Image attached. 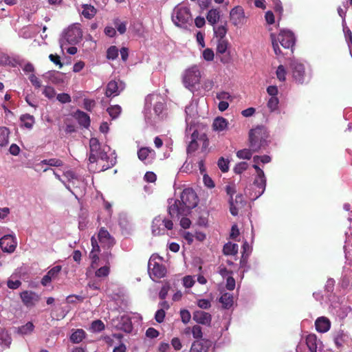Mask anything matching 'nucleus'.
<instances>
[{
	"label": "nucleus",
	"instance_id": "12",
	"mask_svg": "<svg viewBox=\"0 0 352 352\" xmlns=\"http://www.w3.org/2000/svg\"><path fill=\"white\" fill-rule=\"evenodd\" d=\"M229 18L232 25L238 28L243 26L247 21L244 9L240 6H235L230 11Z\"/></svg>",
	"mask_w": 352,
	"mask_h": 352
},
{
	"label": "nucleus",
	"instance_id": "24",
	"mask_svg": "<svg viewBox=\"0 0 352 352\" xmlns=\"http://www.w3.org/2000/svg\"><path fill=\"white\" fill-rule=\"evenodd\" d=\"M315 326L317 331L326 333L330 329L331 322L327 318L321 316L316 319Z\"/></svg>",
	"mask_w": 352,
	"mask_h": 352
},
{
	"label": "nucleus",
	"instance_id": "40",
	"mask_svg": "<svg viewBox=\"0 0 352 352\" xmlns=\"http://www.w3.org/2000/svg\"><path fill=\"white\" fill-rule=\"evenodd\" d=\"M40 164L58 167V166H63V162L59 159L51 158V159H48V160H42Z\"/></svg>",
	"mask_w": 352,
	"mask_h": 352
},
{
	"label": "nucleus",
	"instance_id": "37",
	"mask_svg": "<svg viewBox=\"0 0 352 352\" xmlns=\"http://www.w3.org/2000/svg\"><path fill=\"white\" fill-rule=\"evenodd\" d=\"M229 43L227 39L217 40V53L219 54H224L227 52Z\"/></svg>",
	"mask_w": 352,
	"mask_h": 352
},
{
	"label": "nucleus",
	"instance_id": "56",
	"mask_svg": "<svg viewBox=\"0 0 352 352\" xmlns=\"http://www.w3.org/2000/svg\"><path fill=\"white\" fill-rule=\"evenodd\" d=\"M197 306L203 309H208L211 307V302L208 299H199L197 301Z\"/></svg>",
	"mask_w": 352,
	"mask_h": 352
},
{
	"label": "nucleus",
	"instance_id": "22",
	"mask_svg": "<svg viewBox=\"0 0 352 352\" xmlns=\"http://www.w3.org/2000/svg\"><path fill=\"white\" fill-rule=\"evenodd\" d=\"M306 343L311 352H319L323 347L322 342L314 334H309L307 336Z\"/></svg>",
	"mask_w": 352,
	"mask_h": 352
},
{
	"label": "nucleus",
	"instance_id": "61",
	"mask_svg": "<svg viewBox=\"0 0 352 352\" xmlns=\"http://www.w3.org/2000/svg\"><path fill=\"white\" fill-rule=\"evenodd\" d=\"M203 57L207 61L212 60L214 58V52L212 50L207 48L203 52Z\"/></svg>",
	"mask_w": 352,
	"mask_h": 352
},
{
	"label": "nucleus",
	"instance_id": "2",
	"mask_svg": "<svg viewBox=\"0 0 352 352\" xmlns=\"http://www.w3.org/2000/svg\"><path fill=\"white\" fill-rule=\"evenodd\" d=\"M90 155L89 161L90 164L96 163L100 170H105L116 163V159L109 157L107 153L110 151V147L107 145L101 146L98 139L92 138L89 141Z\"/></svg>",
	"mask_w": 352,
	"mask_h": 352
},
{
	"label": "nucleus",
	"instance_id": "45",
	"mask_svg": "<svg viewBox=\"0 0 352 352\" xmlns=\"http://www.w3.org/2000/svg\"><path fill=\"white\" fill-rule=\"evenodd\" d=\"M43 94L50 100L54 98L56 96L55 89L51 86H45L43 90Z\"/></svg>",
	"mask_w": 352,
	"mask_h": 352
},
{
	"label": "nucleus",
	"instance_id": "1",
	"mask_svg": "<svg viewBox=\"0 0 352 352\" xmlns=\"http://www.w3.org/2000/svg\"><path fill=\"white\" fill-rule=\"evenodd\" d=\"M180 199L181 200H175L172 204L170 203L168 213L172 218L187 216L198 204L197 196L191 188L184 189L181 194Z\"/></svg>",
	"mask_w": 352,
	"mask_h": 352
},
{
	"label": "nucleus",
	"instance_id": "34",
	"mask_svg": "<svg viewBox=\"0 0 352 352\" xmlns=\"http://www.w3.org/2000/svg\"><path fill=\"white\" fill-rule=\"evenodd\" d=\"M219 302L225 309H230L234 303V298L232 294L229 293L223 294L219 298Z\"/></svg>",
	"mask_w": 352,
	"mask_h": 352
},
{
	"label": "nucleus",
	"instance_id": "53",
	"mask_svg": "<svg viewBox=\"0 0 352 352\" xmlns=\"http://www.w3.org/2000/svg\"><path fill=\"white\" fill-rule=\"evenodd\" d=\"M192 334L194 338L201 339L203 337L201 327L197 324L194 325L192 327Z\"/></svg>",
	"mask_w": 352,
	"mask_h": 352
},
{
	"label": "nucleus",
	"instance_id": "44",
	"mask_svg": "<svg viewBox=\"0 0 352 352\" xmlns=\"http://www.w3.org/2000/svg\"><path fill=\"white\" fill-rule=\"evenodd\" d=\"M109 266L104 265L98 269L95 272V275L98 278H104L107 277L109 274Z\"/></svg>",
	"mask_w": 352,
	"mask_h": 352
},
{
	"label": "nucleus",
	"instance_id": "3",
	"mask_svg": "<svg viewBox=\"0 0 352 352\" xmlns=\"http://www.w3.org/2000/svg\"><path fill=\"white\" fill-rule=\"evenodd\" d=\"M272 158L267 155H254L253 157L252 167L256 171V176L254 179L253 185L256 189L250 192V197L254 200L261 197L265 190L266 187V177L262 168L260 167L261 164H268L271 162Z\"/></svg>",
	"mask_w": 352,
	"mask_h": 352
},
{
	"label": "nucleus",
	"instance_id": "26",
	"mask_svg": "<svg viewBox=\"0 0 352 352\" xmlns=\"http://www.w3.org/2000/svg\"><path fill=\"white\" fill-rule=\"evenodd\" d=\"M91 245H92V250L91 251L89 254V257L91 259V267L92 268H96L98 267L97 261L98 260V252L100 251V248L98 244L97 240L95 239L94 236L91 238Z\"/></svg>",
	"mask_w": 352,
	"mask_h": 352
},
{
	"label": "nucleus",
	"instance_id": "42",
	"mask_svg": "<svg viewBox=\"0 0 352 352\" xmlns=\"http://www.w3.org/2000/svg\"><path fill=\"white\" fill-rule=\"evenodd\" d=\"M253 153L254 152L252 151L251 148L250 149L244 148L237 151L236 156L239 159L250 160L251 159Z\"/></svg>",
	"mask_w": 352,
	"mask_h": 352
},
{
	"label": "nucleus",
	"instance_id": "30",
	"mask_svg": "<svg viewBox=\"0 0 352 352\" xmlns=\"http://www.w3.org/2000/svg\"><path fill=\"white\" fill-rule=\"evenodd\" d=\"M213 32L217 40L226 39L225 37L228 32L227 23L225 22L224 24L219 25H214Z\"/></svg>",
	"mask_w": 352,
	"mask_h": 352
},
{
	"label": "nucleus",
	"instance_id": "63",
	"mask_svg": "<svg viewBox=\"0 0 352 352\" xmlns=\"http://www.w3.org/2000/svg\"><path fill=\"white\" fill-rule=\"evenodd\" d=\"M164 317L165 311L163 309H160L156 311L155 315V319L157 322H162L164 321Z\"/></svg>",
	"mask_w": 352,
	"mask_h": 352
},
{
	"label": "nucleus",
	"instance_id": "8",
	"mask_svg": "<svg viewBox=\"0 0 352 352\" xmlns=\"http://www.w3.org/2000/svg\"><path fill=\"white\" fill-rule=\"evenodd\" d=\"M201 78V71L196 65L188 67L182 74L184 86L192 93L195 92L196 86L200 83Z\"/></svg>",
	"mask_w": 352,
	"mask_h": 352
},
{
	"label": "nucleus",
	"instance_id": "32",
	"mask_svg": "<svg viewBox=\"0 0 352 352\" xmlns=\"http://www.w3.org/2000/svg\"><path fill=\"white\" fill-rule=\"evenodd\" d=\"M220 11L218 9H211L208 12L206 19L208 23L214 26L220 19Z\"/></svg>",
	"mask_w": 352,
	"mask_h": 352
},
{
	"label": "nucleus",
	"instance_id": "50",
	"mask_svg": "<svg viewBox=\"0 0 352 352\" xmlns=\"http://www.w3.org/2000/svg\"><path fill=\"white\" fill-rule=\"evenodd\" d=\"M0 344L6 347H9L11 344V338L6 332L0 333Z\"/></svg>",
	"mask_w": 352,
	"mask_h": 352
},
{
	"label": "nucleus",
	"instance_id": "57",
	"mask_svg": "<svg viewBox=\"0 0 352 352\" xmlns=\"http://www.w3.org/2000/svg\"><path fill=\"white\" fill-rule=\"evenodd\" d=\"M56 99L62 104L69 103L71 102V97L68 94L62 93L56 96Z\"/></svg>",
	"mask_w": 352,
	"mask_h": 352
},
{
	"label": "nucleus",
	"instance_id": "48",
	"mask_svg": "<svg viewBox=\"0 0 352 352\" xmlns=\"http://www.w3.org/2000/svg\"><path fill=\"white\" fill-rule=\"evenodd\" d=\"M104 329V323L99 320L94 321L91 324V329L93 332H100Z\"/></svg>",
	"mask_w": 352,
	"mask_h": 352
},
{
	"label": "nucleus",
	"instance_id": "10",
	"mask_svg": "<svg viewBox=\"0 0 352 352\" xmlns=\"http://www.w3.org/2000/svg\"><path fill=\"white\" fill-rule=\"evenodd\" d=\"M148 270L153 280L161 278L166 274V268L162 264V258L156 255H152L148 263Z\"/></svg>",
	"mask_w": 352,
	"mask_h": 352
},
{
	"label": "nucleus",
	"instance_id": "19",
	"mask_svg": "<svg viewBox=\"0 0 352 352\" xmlns=\"http://www.w3.org/2000/svg\"><path fill=\"white\" fill-rule=\"evenodd\" d=\"M245 201L242 195H237L234 199L233 197L230 198V211L233 216H236L239 213V209L243 207Z\"/></svg>",
	"mask_w": 352,
	"mask_h": 352
},
{
	"label": "nucleus",
	"instance_id": "64",
	"mask_svg": "<svg viewBox=\"0 0 352 352\" xmlns=\"http://www.w3.org/2000/svg\"><path fill=\"white\" fill-rule=\"evenodd\" d=\"M169 289H170L169 284L166 283V284L164 285L159 293L160 298L162 300L165 299L168 294Z\"/></svg>",
	"mask_w": 352,
	"mask_h": 352
},
{
	"label": "nucleus",
	"instance_id": "55",
	"mask_svg": "<svg viewBox=\"0 0 352 352\" xmlns=\"http://www.w3.org/2000/svg\"><path fill=\"white\" fill-rule=\"evenodd\" d=\"M180 316L182 322L184 324L188 323L191 318V314L187 309H182L180 311Z\"/></svg>",
	"mask_w": 352,
	"mask_h": 352
},
{
	"label": "nucleus",
	"instance_id": "25",
	"mask_svg": "<svg viewBox=\"0 0 352 352\" xmlns=\"http://www.w3.org/2000/svg\"><path fill=\"white\" fill-rule=\"evenodd\" d=\"M60 270L61 267L60 265H56L52 267L50 270L48 271L47 274L43 277L41 280V284L43 286H47L52 280L57 277Z\"/></svg>",
	"mask_w": 352,
	"mask_h": 352
},
{
	"label": "nucleus",
	"instance_id": "15",
	"mask_svg": "<svg viewBox=\"0 0 352 352\" xmlns=\"http://www.w3.org/2000/svg\"><path fill=\"white\" fill-rule=\"evenodd\" d=\"M125 85L121 80H111L110 81L106 89V96L107 97H114L120 94V93L124 89Z\"/></svg>",
	"mask_w": 352,
	"mask_h": 352
},
{
	"label": "nucleus",
	"instance_id": "59",
	"mask_svg": "<svg viewBox=\"0 0 352 352\" xmlns=\"http://www.w3.org/2000/svg\"><path fill=\"white\" fill-rule=\"evenodd\" d=\"M195 284V280L192 276H186L183 278V285L186 288L192 287Z\"/></svg>",
	"mask_w": 352,
	"mask_h": 352
},
{
	"label": "nucleus",
	"instance_id": "62",
	"mask_svg": "<svg viewBox=\"0 0 352 352\" xmlns=\"http://www.w3.org/2000/svg\"><path fill=\"white\" fill-rule=\"evenodd\" d=\"M217 98L220 101L231 100L232 97L229 93L221 91L217 94Z\"/></svg>",
	"mask_w": 352,
	"mask_h": 352
},
{
	"label": "nucleus",
	"instance_id": "18",
	"mask_svg": "<svg viewBox=\"0 0 352 352\" xmlns=\"http://www.w3.org/2000/svg\"><path fill=\"white\" fill-rule=\"evenodd\" d=\"M192 319L198 324L209 327L211 324L212 316L208 312L197 310L193 312Z\"/></svg>",
	"mask_w": 352,
	"mask_h": 352
},
{
	"label": "nucleus",
	"instance_id": "58",
	"mask_svg": "<svg viewBox=\"0 0 352 352\" xmlns=\"http://www.w3.org/2000/svg\"><path fill=\"white\" fill-rule=\"evenodd\" d=\"M8 287L10 289H15L20 287L21 283L19 280H13V276H12L7 282Z\"/></svg>",
	"mask_w": 352,
	"mask_h": 352
},
{
	"label": "nucleus",
	"instance_id": "21",
	"mask_svg": "<svg viewBox=\"0 0 352 352\" xmlns=\"http://www.w3.org/2000/svg\"><path fill=\"white\" fill-rule=\"evenodd\" d=\"M138 158L145 164H151L155 157V152L148 148L142 147L138 151Z\"/></svg>",
	"mask_w": 352,
	"mask_h": 352
},
{
	"label": "nucleus",
	"instance_id": "17",
	"mask_svg": "<svg viewBox=\"0 0 352 352\" xmlns=\"http://www.w3.org/2000/svg\"><path fill=\"white\" fill-rule=\"evenodd\" d=\"M98 239L101 245L104 248H109L114 244V239L104 228L100 229L98 234Z\"/></svg>",
	"mask_w": 352,
	"mask_h": 352
},
{
	"label": "nucleus",
	"instance_id": "4",
	"mask_svg": "<svg viewBox=\"0 0 352 352\" xmlns=\"http://www.w3.org/2000/svg\"><path fill=\"white\" fill-rule=\"evenodd\" d=\"M164 99L159 94H153L146 96L144 115L147 122L153 124L164 116Z\"/></svg>",
	"mask_w": 352,
	"mask_h": 352
},
{
	"label": "nucleus",
	"instance_id": "33",
	"mask_svg": "<svg viewBox=\"0 0 352 352\" xmlns=\"http://www.w3.org/2000/svg\"><path fill=\"white\" fill-rule=\"evenodd\" d=\"M20 121L23 126L31 129L34 124L35 119L33 116L26 113L21 116Z\"/></svg>",
	"mask_w": 352,
	"mask_h": 352
},
{
	"label": "nucleus",
	"instance_id": "5",
	"mask_svg": "<svg viewBox=\"0 0 352 352\" xmlns=\"http://www.w3.org/2000/svg\"><path fill=\"white\" fill-rule=\"evenodd\" d=\"M268 137V132L263 126L252 129L249 133L250 148L253 152H258L265 148Z\"/></svg>",
	"mask_w": 352,
	"mask_h": 352
},
{
	"label": "nucleus",
	"instance_id": "11",
	"mask_svg": "<svg viewBox=\"0 0 352 352\" xmlns=\"http://www.w3.org/2000/svg\"><path fill=\"white\" fill-rule=\"evenodd\" d=\"M173 223L171 220L166 219L161 216L156 217L152 222V234L155 236L164 234L165 230H172Z\"/></svg>",
	"mask_w": 352,
	"mask_h": 352
},
{
	"label": "nucleus",
	"instance_id": "16",
	"mask_svg": "<svg viewBox=\"0 0 352 352\" xmlns=\"http://www.w3.org/2000/svg\"><path fill=\"white\" fill-rule=\"evenodd\" d=\"M16 241L13 235H5L0 239V247L3 252L11 253L15 250Z\"/></svg>",
	"mask_w": 352,
	"mask_h": 352
},
{
	"label": "nucleus",
	"instance_id": "51",
	"mask_svg": "<svg viewBox=\"0 0 352 352\" xmlns=\"http://www.w3.org/2000/svg\"><path fill=\"white\" fill-rule=\"evenodd\" d=\"M118 56V50L116 46H111L107 52V57L108 59L114 60Z\"/></svg>",
	"mask_w": 352,
	"mask_h": 352
},
{
	"label": "nucleus",
	"instance_id": "9",
	"mask_svg": "<svg viewBox=\"0 0 352 352\" xmlns=\"http://www.w3.org/2000/svg\"><path fill=\"white\" fill-rule=\"evenodd\" d=\"M172 20L177 26L186 28L187 25L192 21L190 10L183 6H177L173 10Z\"/></svg>",
	"mask_w": 352,
	"mask_h": 352
},
{
	"label": "nucleus",
	"instance_id": "14",
	"mask_svg": "<svg viewBox=\"0 0 352 352\" xmlns=\"http://www.w3.org/2000/svg\"><path fill=\"white\" fill-rule=\"evenodd\" d=\"M186 133H188L192 129H195L193 125L195 124V120L196 119L197 112V105L196 103H191L186 108Z\"/></svg>",
	"mask_w": 352,
	"mask_h": 352
},
{
	"label": "nucleus",
	"instance_id": "27",
	"mask_svg": "<svg viewBox=\"0 0 352 352\" xmlns=\"http://www.w3.org/2000/svg\"><path fill=\"white\" fill-rule=\"evenodd\" d=\"M212 128L219 133L224 131L228 128V121L223 117H217L213 121Z\"/></svg>",
	"mask_w": 352,
	"mask_h": 352
},
{
	"label": "nucleus",
	"instance_id": "49",
	"mask_svg": "<svg viewBox=\"0 0 352 352\" xmlns=\"http://www.w3.org/2000/svg\"><path fill=\"white\" fill-rule=\"evenodd\" d=\"M249 165L248 162H241L236 164L234 168V171L236 174H241L248 169Z\"/></svg>",
	"mask_w": 352,
	"mask_h": 352
},
{
	"label": "nucleus",
	"instance_id": "28",
	"mask_svg": "<svg viewBox=\"0 0 352 352\" xmlns=\"http://www.w3.org/2000/svg\"><path fill=\"white\" fill-rule=\"evenodd\" d=\"M63 175L67 179V181H65L67 184H69L71 186V184L73 187H79L78 184L80 183V178L72 170H69L64 172Z\"/></svg>",
	"mask_w": 352,
	"mask_h": 352
},
{
	"label": "nucleus",
	"instance_id": "41",
	"mask_svg": "<svg viewBox=\"0 0 352 352\" xmlns=\"http://www.w3.org/2000/svg\"><path fill=\"white\" fill-rule=\"evenodd\" d=\"M279 100L278 98L270 97L267 106L270 112H274L278 108Z\"/></svg>",
	"mask_w": 352,
	"mask_h": 352
},
{
	"label": "nucleus",
	"instance_id": "20",
	"mask_svg": "<svg viewBox=\"0 0 352 352\" xmlns=\"http://www.w3.org/2000/svg\"><path fill=\"white\" fill-rule=\"evenodd\" d=\"M23 304L27 307L34 306L40 299L39 296L32 291H24L20 294Z\"/></svg>",
	"mask_w": 352,
	"mask_h": 352
},
{
	"label": "nucleus",
	"instance_id": "54",
	"mask_svg": "<svg viewBox=\"0 0 352 352\" xmlns=\"http://www.w3.org/2000/svg\"><path fill=\"white\" fill-rule=\"evenodd\" d=\"M29 80L32 85L36 88L38 89L41 87L42 83L41 80L34 74H31L29 76Z\"/></svg>",
	"mask_w": 352,
	"mask_h": 352
},
{
	"label": "nucleus",
	"instance_id": "60",
	"mask_svg": "<svg viewBox=\"0 0 352 352\" xmlns=\"http://www.w3.org/2000/svg\"><path fill=\"white\" fill-rule=\"evenodd\" d=\"M34 329V325L32 322H28L19 329V331L22 334H28Z\"/></svg>",
	"mask_w": 352,
	"mask_h": 352
},
{
	"label": "nucleus",
	"instance_id": "6",
	"mask_svg": "<svg viewBox=\"0 0 352 352\" xmlns=\"http://www.w3.org/2000/svg\"><path fill=\"white\" fill-rule=\"evenodd\" d=\"M82 32L79 23H74L64 30L59 39L60 46L62 50L69 45H76L82 38Z\"/></svg>",
	"mask_w": 352,
	"mask_h": 352
},
{
	"label": "nucleus",
	"instance_id": "46",
	"mask_svg": "<svg viewBox=\"0 0 352 352\" xmlns=\"http://www.w3.org/2000/svg\"><path fill=\"white\" fill-rule=\"evenodd\" d=\"M218 166L219 169L223 172L226 173L229 170V161L226 160L224 157H221L218 160Z\"/></svg>",
	"mask_w": 352,
	"mask_h": 352
},
{
	"label": "nucleus",
	"instance_id": "31",
	"mask_svg": "<svg viewBox=\"0 0 352 352\" xmlns=\"http://www.w3.org/2000/svg\"><path fill=\"white\" fill-rule=\"evenodd\" d=\"M76 119L78 120L79 124L86 128L90 124L89 116L85 112L78 110L74 115Z\"/></svg>",
	"mask_w": 352,
	"mask_h": 352
},
{
	"label": "nucleus",
	"instance_id": "35",
	"mask_svg": "<svg viewBox=\"0 0 352 352\" xmlns=\"http://www.w3.org/2000/svg\"><path fill=\"white\" fill-rule=\"evenodd\" d=\"M239 246L236 243H227L223 246V253L226 255H235L237 254Z\"/></svg>",
	"mask_w": 352,
	"mask_h": 352
},
{
	"label": "nucleus",
	"instance_id": "23",
	"mask_svg": "<svg viewBox=\"0 0 352 352\" xmlns=\"http://www.w3.org/2000/svg\"><path fill=\"white\" fill-rule=\"evenodd\" d=\"M199 133L195 129H192L188 133H186L187 140L189 141L187 151L188 153L195 151L198 146L197 139L198 138Z\"/></svg>",
	"mask_w": 352,
	"mask_h": 352
},
{
	"label": "nucleus",
	"instance_id": "7",
	"mask_svg": "<svg viewBox=\"0 0 352 352\" xmlns=\"http://www.w3.org/2000/svg\"><path fill=\"white\" fill-rule=\"evenodd\" d=\"M270 36L274 51L277 56L282 54L279 47V43L285 49H289L292 48L295 43L294 36L289 30H281L277 36L274 34H271Z\"/></svg>",
	"mask_w": 352,
	"mask_h": 352
},
{
	"label": "nucleus",
	"instance_id": "36",
	"mask_svg": "<svg viewBox=\"0 0 352 352\" xmlns=\"http://www.w3.org/2000/svg\"><path fill=\"white\" fill-rule=\"evenodd\" d=\"M10 131L8 128L0 127V146H5L9 142Z\"/></svg>",
	"mask_w": 352,
	"mask_h": 352
},
{
	"label": "nucleus",
	"instance_id": "39",
	"mask_svg": "<svg viewBox=\"0 0 352 352\" xmlns=\"http://www.w3.org/2000/svg\"><path fill=\"white\" fill-rule=\"evenodd\" d=\"M113 24L120 34H123L126 32V22L121 21L118 18H116L113 19Z\"/></svg>",
	"mask_w": 352,
	"mask_h": 352
},
{
	"label": "nucleus",
	"instance_id": "52",
	"mask_svg": "<svg viewBox=\"0 0 352 352\" xmlns=\"http://www.w3.org/2000/svg\"><path fill=\"white\" fill-rule=\"evenodd\" d=\"M204 347L200 341H195L192 343L189 352H204Z\"/></svg>",
	"mask_w": 352,
	"mask_h": 352
},
{
	"label": "nucleus",
	"instance_id": "13",
	"mask_svg": "<svg viewBox=\"0 0 352 352\" xmlns=\"http://www.w3.org/2000/svg\"><path fill=\"white\" fill-rule=\"evenodd\" d=\"M290 68L294 80L298 83H303L306 78L304 65L296 60H294L290 63Z\"/></svg>",
	"mask_w": 352,
	"mask_h": 352
},
{
	"label": "nucleus",
	"instance_id": "38",
	"mask_svg": "<svg viewBox=\"0 0 352 352\" xmlns=\"http://www.w3.org/2000/svg\"><path fill=\"white\" fill-rule=\"evenodd\" d=\"M85 337V332L82 329L76 330L70 336V340L74 343H80Z\"/></svg>",
	"mask_w": 352,
	"mask_h": 352
},
{
	"label": "nucleus",
	"instance_id": "29",
	"mask_svg": "<svg viewBox=\"0 0 352 352\" xmlns=\"http://www.w3.org/2000/svg\"><path fill=\"white\" fill-rule=\"evenodd\" d=\"M80 13L87 19H91L96 14L97 10L94 6L90 4H82Z\"/></svg>",
	"mask_w": 352,
	"mask_h": 352
},
{
	"label": "nucleus",
	"instance_id": "47",
	"mask_svg": "<svg viewBox=\"0 0 352 352\" xmlns=\"http://www.w3.org/2000/svg\"><path fill=\"white\" fill-rule=\"evenodd\" d=\"M276 77L280 81H285L286 79L287 72L285 67L282 65H279L276 72Z\"/></svg>",
	"mask_w": 352,
	"mask_h": 352
},
{
	"label": "nucleus",
	"instance_id": "43",
	"mask_svg": "<svg viewBox=\"0 0 352 352\" xmlns=\"http://www.w3.org/2000/svg\"><path fill=\"white\" fill-rule=\"evenodd\" d=\"M107 111L109 116L115 119L118 117L121 112V107L119 105L111 106L107 109Z\"/></svg>",
	"mask_w": 352,
	"mask_h": 352
}]
</instances>
